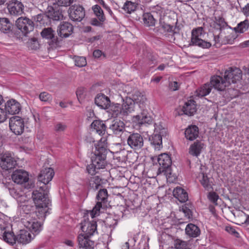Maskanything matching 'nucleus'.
I'll list each match as a JSON object with an SVG mask.
<instances>
[{"label": "nucleus", "instance_id": "1", "mask_svg": "<svg viewBox=\"0 0 249 249\" xmlns=\"http://www.w3.org/2000/svg\"><path fill=\"white\" fill-rule=\"evenodd\" d=\"M54 173L52 168H45L42 169L38 175V180L43 183L38 189L34 190L32 193V198L36 206L41 209V214L47 211V207L50 203L48 197L49 189L46 186L53 178Z\"/></svg>", "mask_w": 249, "mask_h": 249}, {"label": "nucleus", "instance_id": "2", "mask_svg": "<svg viewBox=\"0 0 249 249\" xmlns=\"http://www.w3.org/2000/svg\"><path fill=\"white\" fill-rule=\"evenodd\" d=\"M34 203H35L34 202ZM36 207V211L35 213L32 212L34 210V206L31 203L27 202L20 206L21 211H22L25 215H23L21 221L24 226L28 229L31 232H34L36 234L38 233L41 230V224L39 222L37 219L35 218L36 215L39 218L40 217H45V213L48 211V207H47V211L43 214H41V209L38 207L36 204L35 203Z\"/></svg>", "mask_w": 249, "mask_h": 249}, {"label": "nucleus", "instance_id": "3", "mask_svg": "<svg viewBox=\"0 0 249 249\" xmlns=\"http://www.w3.org/2000/svg\"><path fill=\"white\" fill-rule=\"evenodd\" d=\"M167 134L166 129L160 124H155L153 134L149 138L150 143L154 146L155 149L160 150L162 147V137Z\"/></svg>", "mask_w": 249, "mask_h": 249}, {"label": "nucleus", "instance_id": "4", "mask_svg": "<svg viewBox=\"0 0 249 249\" xmlns=\"http://www.w3.org/2000/svg\"><path fill=\"white\" fill-rule=\"evenodd\" d=\"M13 181L18 184H24L25 188L30 189L34 184L29 180L28 173L23 170H16L11 176Z\"/></svg>", "mask_w": 249, "mask_h": 249}, {"label": "nucleus", "instance_id": "5", "mask_svg": "<svg viewBox=\"0 0 249 249\" xmlns=\"http://www.w3.org/2000/svg\"><path fill=\"white\" fill-rule=\"evenodd\" d=\"M203 28L198 27L192 31L191 42L189 46H197L203 49H208L212 46L210 42L206 41L201 38Z\"/></svg>", "mask_w": 249, "mask_h": 249}, {"label": "nucleus", "instance_id": "6", "mask_svg": "<svg viewBox=\"0 0 249 249\" xmlns=\"http://www.w3.org/2000/svg\"><path fill=\"white\" fill-rule=\"evenodd\" d=\"M16 25L25 36L34 29V22L27 17L18 18L16 21Z\"/></svg>", "mask_w": 249, "mask_h": 249}, {"label": "nucleus", "instance_id": "7", "mask_svg": "<svg viewBox=\"0 0 249 249\" xmlns=\"http://www.w3.org/2000/svg\"><path fill=\"white\" fill-rule=\"evenodd\" d=\"M107 190L106 189H100L96 196L97 200L96 204L90 213L92 218H93L95 215L99 212L100 208L102 207V205L107 203Z\"/></svg>", "mask_w": 249, "mask_h": 249}, {"label": "nucleus", "instance_id": "8", "mask_svg": "<svg viewBox=\"0 0 249 249\" xmlns=\"http://www.w3.org/2000/svg\"><path fill=\"white\" fill-rule=\"evenodd\" d=\"M9 127L15 134L21 135L23 132L24 129L23 119L18 116L11 117L9 120Z\"/></svg>", "mask_w": 249, "mask_h": 249}, {"label": "nucleus", "instance_id": "9", "mask_svg": "<svg viewBox=\"0 0 249 249\" xmlns=\"http://www.w3.org/2000/svg\"><path fill=\"white\" fill-rule=\"evenodd\" d=\"M68 14L71 20L81 21L85 16V11L82 6L74 4L69 8Z\"/></svg>", "mask_w": 249, "mask_h": 249}, {"label": "nucleus", "instance_id": "10", "mask_svg": "<svg viewBox=\"0 0 249 249\" xmlns=\"http://www.w3.org/2000/svg\"><path fill=\"white\" fill-rule=\"evenodd\" d=\"M128 145L135 150L141 149L144 144L143 137L139 133L130 134L127 139Z\"/></svg>", "mask_w": 249, "mask_h": 249}, {"label": "nucleus", "instance_id": "11", "mask_svg": "<svg viewBox=\"0 0 249 249\" xmlns=\"http://www.w3.org/2000/svg\"><path fill=\"white\" fill-rule=\"evenodd\" d=\"M242 72L237 68H230L225 71L224 78L226 81L229 82V85L231 83H235L241 78Z\"/></svg>", "mask_w": 249, "mask_h": 249}, {"label": "nucleus", "instance_id": "12", "mask_svg": "<svg viewBox=\"0 0 249 249\" xmlns=\"http://www.w3.org/2000/svg\"><path fill=\"white\" fill-rule=\"evenodd\" d=\"M17 165V161L9 153L1 155L0 158V166L5 170L14 168Z\"/></svg>", "mask_w": 249, "mask_h": 249}, {"label": "nucleus", "instance_id": "13", "mask_svg": "<svg viewBox=\"0 0 249 249\" xmlns=\"http://www.w3.org/2000/svg\"><path fill=\"white\" fill-rule=\"evenodd\" d=\"M7 9L11 15L18 16L24 13V6L18 0H11L7 5Z\"/></svg>", "mask_w": 249, "mask_h": 249}, {"label": "nucleus", "instance_id": "14", "mask_svg": "<svg viewBox=\"0 0 249 249\" xmlns=\"http://www.w3.org/2000/svg\"><path fill=\"white\" fill-rule=\"evenodd\" d=\"M210 83L212 87L219 91L224 90L229 86V82L217 75L212 77Z\"/></svg>", "mask_w": 249, "mask_h": 249}, {"label": "nucleus", "instance_id": "15", "mask_svg": "<svg viewBox=\"0 0 249 249\" xmlns=\"http://www.w3.org/2000/svg\"><path fill=\"white\" fill-rule=\"evenodd\" d=\"M57 32L60 37H67L73 32V26L68 22H61L58 26Z\"/></svg>", "mask_w": 249, "mask_h": 249}, {"label": "nucleus", "instance_id": "16", "mask_svg": "<svg viewBox=\"0 0 249 249\" xmlns=\"http://www.w3.org/2000/svg\"><path fill=\"white\" fill-rule=\"evenodd\" d=\"M6 113L14 115L18 114L21 110L20 104L14 99L8 100L5 105Z\"/></svg>", "mask_w": 249, "mask_h": 249}, {"label": "nucleus", "instance_id": "17", "mask_svg": "<svg viewBox=\"0 0 249 249\" xmlns=\"http://www.w3.org/2000/svg\"><path fill=\"white\" fill-rule=\"evenodd\" d=\"M109 129L113 132V133L116 135L121 136L123 133H127L125 131V124L124 123L118 120H114L112 121L111 124L109 125Z\"/></svg>", "mask_w": 249, "mask_h": 249}, {"label": "nucleus", "instance_id": "18", "mask_svg": "<svg viewBox=\"0 0 249 249\" xmlns=\"http://www.w3.org/2000/svg\"><path fill=\"white\" fill-rule=\"evenodd\" d=\"M79 247L82 249H93L95 246L94 241L90 240L88 236L80 234L77 238Z\"/></svg>", "mask_w": 249, "mask_h": 249}, {"label": "nucleus", "instance_id": "19", "mask_svg": "<svg viewBox=\"0 0 249 249\" xmlns=\"http://www.w3.org/2000/svg\"><path fill=\"white\" fill-rule=\"evenodd\" d=\"M35 236L34 233H31L28 231L20 230L17 235V242L23 245L27 244L34 239Z\"/></svg>", "mask_w": 249, "mask_h": 249}, {"label": "nucleus", "instance_id": "20", "mask_svg": "<svg viewBox=\"0 0 249 249\" xmlns=\"http://www.w3.org/2000/svg\"><path fill=\"white\" fill-rule=\"evenodd\" d=\"M95 104L100 108L107 109L110 105L109 98L103 94H98L94 99Z\"/></svg>", "mask_w": 249, "mask_h": 249}, {"label": "nucleus", "instance_id": "21", "mask_svg": "<svg viewBox=\"0 0 249 249\" xmlns=\"http://www.w3.org/2000/svg\"><path fill=\"white\" fill-rule=\"evenodd\" d=\"M133 121L140 125L144 124H151L153 122L152 118L145 111H143L141 114L133 117Z\"/></svg>", "mask_w": 249, "mask_h": 249}, {"label": "nucleus", "instance_id": "22", "mask_svg": "<svg viewBox=\"0 0 249 249\" xmlns=\"http://www.w3.org/2000/svg\"><path fill=\"white\" fill-rule=\"evenodd\" d=\"M54 31L51 27L45 28L41 32V35L44 38L50 39L53 43L57 45L58 38L55 36Z\"/></svg>", "mask_w": 249, "mask_h": 249}, {"label": "nucleus", "instance_id": "23", "mask_svg": "<svg viewBox=\"0 0 249 249\" xmlns=\"http://www.w3.org/2000/svg\"><path fill=\"white\" fill-rule=\"evenodd\" d=\"M81 230L85 232L84 236L89 237L93 235L96 230V224L95 223H91L89 221L82 223Z\"/></svg>", "mask_w": 249, "mask_h": 249}, {"label": "nucleus", "instance_id": "24", "mask_svg": "<svg viewBox=\"0 0 249 249\" xmlns=\"http://www.w3.org/2000/svg\"><path fill=\"white\" fill-rule=\"evenodd\" d=\"M196 102L193 100H190L186 102L182 108L184 114L188 116H192L196 111Z\"/></svg>", "mask_w": 249, "mask_h": 249}, {"label": "nucleus", "instance_id": "25", "mask_svg": "<svg viewBox=\"0 0 249 249\" xmlns=\"http://www.w3.org/2000/svg\"><path fill=\"white\" fill-rule=\"evenodd\" d=\"M198 128L196 125H190L185 131V136L187 140L193 141L198 136Z\"/></svg>", "mask_w": 249, "mask_h": 249}, {"label": "nucleus", "instance_id": "26", "mask_svg": "<svg viewBox=\"0 0 249 249\" xmlns=\"http://www.w3.org/2000/svg\"><path fill=\"white\" fill-rule=\"evenodd\" d=\"M219 30L220 33L218 35L222 38V41L221 42H223L224 44H232L235 38H233L230 33L231 32V28H229V30L223 29Z\"/></svg>", "mask_w": 249, "mask_h": 249}, {"label": "nucleus", "instance_id": "27", "mask_svg": "<svg viewBox=\"0 0 249 249\" xmlns=\"http://www.w3.org/2000/svg\"><path fill=\"white\" fill-rule=\"evenodd\" d=\"M185 233L189 237L195 238L200 235V230L196 225L190 223L186 226Z\"/></svg>", "mask_w": 249, "mask_h": 249}, {"label": "nucleus", "instance_id": "28", "mask_svg": "<svg viewBox=\"0 0 249 249\" xmlns=\"http://www.w3.org/2000/svg\"><path fill=\"white\" fill-rule=\"evenodd\" d=\"M158 161L160 166L159 168L165 169L171 166L172 161L169 156L165 153L160 154L158 158Z\"/></svg>", "mask_w": 249, "mask_h": 249}, {"label": "nucleus", "instance_id": "29", "mask_svg": "<svg viewBox=\"0 0 249 249\" xmlns=\"http://www.w3.org/2000/svg\"><path fill=\"white\" fill-rule=\"evenodd\" d=\"M106 156L104 155H96V153H94L91 156V162L97 166L98 168H104L106 165Z\"/></svg>", "mask_w": 249, "mask_h": 249}, {"label": "nucleus", "instance_id": "30", "mask_svg": "<svg viewBox=\"0 0 249 249\" xmlns=\"http://www.w3.org/2000/svg\"><path fill=\"white\" fill-rule=\"evenodd\" d=\"M123 103L122 105V115H126L133 110L134 103L130 98L123 99Z\"/></svg>", "mask_w": 249, "mask_h": 249}, {"label": "nucleus", "instance_id": "31", "mask_svg": "<svg viewBox=\"0 0 249 249\" xmlns=\"http://www.w3.org/2000/svg\"><path fill=\"white\" fill-rule=\"evenodd\" d=\"M204 144L200 141H196L189 148V153L194 156H198L203 148Z\"/></svg>", "mask_w": 249, "mask_h": 249}, {"label": "nucleus", "instance_id": "32", "mask_svg": "<svg viewBox=\"0 0 249 249\" xmlns=\"http://www.w3.org/2000/svg\"><path fill=\"white\" fill-rule=\"evenodd\" d=\"M91 127L100 135H104L106 129L105 124L100 120L94 121L91 124Z\"/></svg>", "mask_w": 249, "mask_h": 249}, {"label": "nucleus", "instance_id": "33", "mask_svg": "<svg viewBox=\"0 0 249 249\" xmlns=\"http://www.w3.org/2000/svg\"><path fill=\"white\" fill-rule=\"evenodd\" d=\"M48 17L53 20H59L63 19V16L59 10H55L52 7L49 8L47 13Z\"/></svg>", "mask_w": 249, "mask_h": 249}, {"label": "nucleus", "instance_id": "34", "mask_svg": "<svg viewBox=\"0 0 249 249\" xmlns=\"http://www.w3.org/2000/svg\"><path fill=\"white\" fill-rule=\"evenodd\" d=\"M108 111L112 114L114 117H117L120 114H122V106L119 104H114L111 103L108 107Z\"/></svg>", "mask_w": 249, "mask_h": 249}, {"label": "nucleus", "instance_id": "35", "mask_svg": "<svg viewBox=\"0 0 249 249\" xmlns=\"http://www.w3.org/2000/svg\"><path fill=\"white\" fill-rule=\"evenodd\" d=\"M212 86L210 83L205 84L203 86L196 90V95L199 97H203L209 94L211 90Z\"/></svg>", "mask_w": 249, "mask_h": 249}, {"label": "nucleus", "instance_id": "36", "mask_svg": "<svg viewBox=\"0 0 249 249\" xmlns=\"http://www.w3.org/2000/svg\"><path fill=\"white\" fill-rule=\"evenodd\" d=\"M2 237L4 241L10 245H14L17 242V236L12 231H4Z\"/></svg>", "mask_w": 249, "mask_h": 249}, {"label": "nucleus", "instance_id": "37", "mask_svg": "<svg viewBox=\"0 0 249 249\" xmlns=\"http://www.w3.org/2000/svg\"><path fill=\"white\" fill-rule=\"evenodd\" d=\"M199 177L200 178L199 181L201 185L205 189L209 190L212 188L211 181L206 175L202 173L199 175Z\"/></svg>", "mask_w": 249, "mask_h": 249}, {"label": "nucleus", "instance_id": "38", "mask_svg": "<svg viewBox=\"0 0 249 249\" xmlns=\"http://www.w3.org/2000/svg\"><path fill=\"white\" fill-rule=\"evenodd\" d=\"M131 99L134 104L136 103L139 104H143L146 100L145 96L139 91L135 92Z\"/></svg>", "mask_w": 249, "mask_h": 249}, {"label": "nucleus", "instance_id": "39", "mask_svg": "<svg viewBox=\"0 0 249 249\" xmlns=\"http://www.w3.org/2000/svg\"><path fill=\"white\" fill-rule=\"evenodd\" d=\"M11 24L7 18H0V31L4 33L10 30Z\"/></svg>", "mask_w": 249, "mask_h": 249}, {"label": "nucleus", "instance_id": "40", "mask_svg": "<svg viewBox=\"0 0 249 249\" xmlns=\"http://www.w3.org/2000/svg\"><path fill=\"white\" fill-rule=\"evenodd\" d=\"M154 15L151 13H147L143 15V21L144 24L147 26H154L155 23Z\"/></svg>", "mask_w": 249, "mask_h": 249}, {"label": "nucleus", "instance_id": "41", "mask_svg": "<svg viewBox=\"0 0 249 249\" xmlns=\"http://www.w3.org/2000/svg\"><path fill=\"white\" fill-rule=\"evenodd\" d=\"M214 22L216 25L219 27V30L228 29L229 30L230 28L225 19L220 17H215Z\"/></svg>", "mask_w": 249, "mask_h": 249}, {"label": "nucleus", "instance_id": "42", "mask_svg": "<svg viewBox=\"0 0 249 249\" xmlns=\"http://www.w3.org/2000/svg\"><path fill=\"white\" fill-rule=\"evenodd\" d=\"M92 10L98 18V19L101 21H104L105 20V17L104 12L101 7L98 5H95L92 7Z\"/></svg>", "mask_w": 249, "mask_h": 249}, {"label": "nucleus", "instance_id": "43", "mask_svg": "<svg viewBox=\"0 0 249 249\" xmlns=\"http://www.w3.org/2000/svg\"><path fill=\"white\" fill-rule=\"evenodd\" d=\"M192 207V206L190 203H186L182 206V211L184 213L185 216L188 219L192 217V213L191 210Z\"/></svg>", "mask_w": 249, "mask_h": 249}, {"label": "nucleus", "instance_id": "44", "mask_svg": "<svg viewBox=\"0 0 249 249\" xmlns=\"http://www.w3.org/2000/svg\"><path fill=\"white\" fill-rule=\"evenodd\" d=\"M96 150L94 153L96 155L99 154L100 155H104L106 156L107 149L105 144L102 143H99L95 146Z\"/></svg>", "mask_w": 249, "mask_h": 249}, {"label": "nucleus", "instance_id": "45", "mask_svg": "<svg viewBox=\"0 0 249 249\" xmlns=\"http://www.w3.org/2000/svg\"><path fill=\"white\" fill-rule=\"evenodd\" d=\"M124 10L127 13H131L136 9L135 4L130 1H126L124 5Z\"/></svg>", "mask_w": 249, "mask_h": 249}, {"label": "nucleus", "instance_id": "46", "mask_svg": "<svg viewBox=\"0 0 249 249\" xmlns=\"http://www.w3.org/2000/svg\"><path fill=\"white\" fill-rule=\"evenodd\" d=\"M89 186L91 188L96 190L99 189L101 186L100 184V180L98 177H94L91 178L89 182Z\"/></svg>", "mask_w": 249, "mask_h": 249}, {"label": "nucleus", "instance_id": "47", "mask_svg": "<svg viewBox=\"0 0 249 249\" xmlns=\"http://www.w3.org/2000/svg\"><path fill=\"white\" fill-rule=\"evenodd\" d=\"M188 243L186 241L180 239H176L174 242L175 248L176 249H186Z\"/></svg>", "mask_w": 249, "mask_h": 249}, {"label": "nucleus", "instance_id": "48", "mask_svg": "<svg viewBox=\"0 0 249 249\" xmlns=\"http://www.w3.org/2000/svg\"><path fill=\"white\" fill-rule=\"evenodd\" d=\"M75 64L79 67H83L87 65V61L86 58L83 56H75L74 58Z\"/></svg>", "mask_w": 249, "mask_h": 249}, {"label": "nucleus", "instance_id": "49", "mask_svg": "<svg viewBox=\"0 0 249 249\" xmlns=\"http://www.w3.org/2000/svg\"><path fill=\"white\" fill-rule=\"evenodd\" d=\"M248 21L245 20L239 23L237 27L235 28V29L237 32L243 33L248 29Z\"/></svg>", "mask_w": 249, "mask_h": 249}, {"label": "nucleus", "instance_id": "50", "mask_svg": "<svg viewBox=\"0 0 249 249\" xmlns=\"http://www.w3.org/2000/svg\"><path fill=\"white\" fill-rule=\"evenodd\" d=\"M67 128V125L63 123L57 122L54 126V130L57 133L64 132Z\"/></svg>", "mask_w": 249, "mask_h": 249}, {"label": "nucleus", "instance_id": "51", "mask_svg": "<svg viewBox=\"0 0 249 249\" xmlns=\"http://www.w3.org/2000/svg\"><path fill=\"white\" fill-rule=\"evenodd\" d=\"M99 169H100V168H97V166L95 165L92 162H91V164L88 165L86 168L87 172L92 176L95 175L98 172V170Z\"/></svg>", "mask_w": 249, "mask_h": 249}, {"label": "nucleus", "instance_id": "52", "mask_svg": "<svg viewBox=\"0 0 249 249\" xmlns=\"http://www.w3.org/2000/svg\"><path fill=\"white\" fill-rule=\"evenodd\" d=\"M208 197L212 203L217 204V201L219 198V196L215 192H210L208 194Z\"/></svg>", "mask_w": 249, "mask_h": 249}, {"label": "nucleus", "instance_id": "53", "mask_svg": "<svg viewBox=\"0 0 249 249\" xmlns=\"http://www.w3.org/2000/svg\"><path fill=\"white\" fill-rule=\"evenodd\" d=\"M106 225L109 227H112L115 226L117 224V221L111 217H108L106 218Z\"/></svg>", "mask_w": 249, "mask_h": 249}, {"label": "nucleus", "instance_id": "54", "mask_svg": "<svg viewBox=\"0 0 249 249\" xmlns=\"http://www.w3.org/2000/svg\"><path fill=\"white\" fill-rule=\"evenodd\" d=\"M76 93L78 100L80 103H82L85 98V89L83 88H79Z\"/></svg>", "mask_w": 249, "mask_h": 249}, {"label": "nucleus", "instance_id": "55", "mask_svg": "<svg viewBox=\"0 0 249 249\" xmlns=\"http://www.w3.org/2000/svg\"><path fill=\"white\" fill-rule=\"evenodd\" d=\"M73 0H56V3L60 6L67 7L70 6Z\"/></svg>", "mask_w": 249, "mask_h": 249}, {"label": "nucleus", "instance_id": "56", "mask_svg": "<svg viewBox=\"0 0 249 249\" xmlns=\"http://www.w3.org/2000/svg\"><path fill=\"white\" fill-rule=\"evenodd\" d=\"M158 171L160 173H163V174L165 175L167 178H170L171 177L172 173L171 166H169L163 169H161V168H159Z\"/></svg>", "mask_w": 249, "mask_h": 249}, {"label": "nucleus", "instance_id": "57", "mask_svg": "<svg viewBox=\"0 0 249 249\" xmlns=\"http://www.w3.org/2000/svg\"><path fill=\"white\" fill-rule=\"evenodd\" d=\"M51 96L46 92H41L39 96V98L41 101L47 102L51 99Z\"/></svg>", "mask_w": 249, "mask_h": 249}, {"label": "nucleus", "instance_id": "58", "mask_svg": "<svg viewBox=\"0 0 249 249\" xmlns=\"http://www.w3.org/2000/svg\"><path fill=\"white\" fill-rule=\"evenodd\" d=\"M213 40L214 41V45L216 47H220L222 44H224V43L221 42L222 41V38L218 35H214L213 36Z\"/></svg>", "mask_w": 249, "mask_h": 249}, {"label": "nucleus", "instance_id": "59", "mask_svg": "<svg viewBox=\"0 0 249 249\" xmlns=\"http://www.w3.org/2000/svg\"><path fill=\"white\" fill-rule=\"evenodd\" d=\"M184 191V189H183L181 187H176L173 192V196L177 198L178 200L179 198V196L180 194H182V192Z\"/></svg>", "mask_w": 249, "mask_h": 249}, {"label": "nucleus", "instance_id": "60", "mask_svg": "<svg viewBox=\"0 0 249 249\" xmlns=\"http://www.w3.org/2000/svg\"><path fill=\"white\" fill-rule=\"evenodd\" d=\"M163 9L160 6L157 5L153 8L151 13H153V15L154 16L155 14H157V15H159V16L160 17L163 13Z\"/></svg>", "mask_w": 249, "mask_h": 249}, {"label": "nucleus", "instance_id": "61", "mask_svg": "<svg viewBox=\"0 0 249 249\" xmlns=\"http://www.w3.org/2000/svg\"><path fill=\"white\" fill-rule=\"evenodd\" d=\"M179 196L178 200L181 202H184L188 199V194L185 190Z\"/></svg>", "mask_w": 249, "mask_h": 249}, {"label": "nucleus", "instance_id": "62", "mask_svg": "<svg viewBox=\"0 0 249 249\" xmlns=\"http://www.w3.org/2000/svg\"><path fill=\"white\" fill-rule=\"evenodd\" d=\"M161 26L163 29L168 32H171L173 30V26H171L165 23H161Z\"/></svg>", "mask_w": 249, "mask_h": 249}, {"label": "nucleus", "instance_id": "63", "mask_svg": "<svg viewBox=\"0 0 249 249\" xmlns=\"http://www.w3.org/2000/svg\"><path fill=\"white\" fill-rule=\"evenodd\" d=\"M7 118L6 112L0 108V123L4 122Z\"/></svg>", "mask_w": 249, "mask_h": 249}, {"label": "nucleus", "instance_id": "64", "mask_svg": "<svg viewBox=\"0 0 249 249\" xmlns=\"http://www.w3.org/2000/svg\"><path fill=\"white\" fill-rule=\"evenodd\" d=\"M226 231L231 234L234 235L235 236H237L238 233L236 230L231 227L227 226L226 227Z\"/></svg>", "mask_w": 249, "mask_h": 249}]
</instances>
